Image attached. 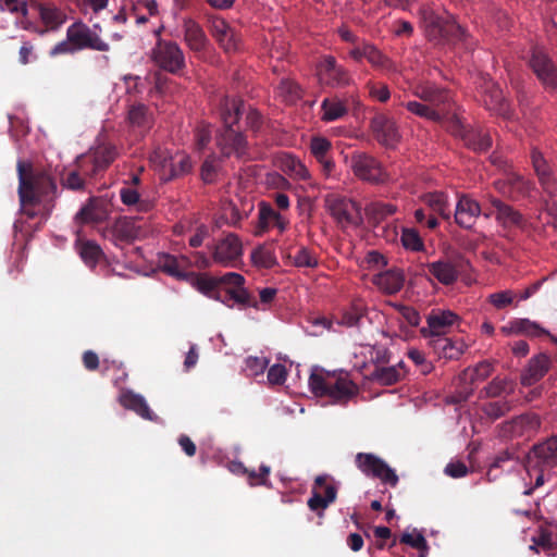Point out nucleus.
I'll return each mask as SVG.
<instances>
[{
    "label": "nucleus",
    "mask_w": 557,
    "mask_h": 557,
    "mask_svg": "<svg viewBox=\"0 0 557 557\" xmlns=\"http://www.w3.org/2000/svg\"><path fill=\"white\" fill-rule=\"evenodd\" d=\"M511 408L510 401L499 399L483 404L481 409L487 418L497 420L508 413Z\"/></svg>",
    "instance_id": "51"
},
{
    "label": "nucleus",
    "mask_w": 557,
    "mask_h": 557,
    "mask_svg": "<svg viewBox=\"0 0 557 557\" xmlns=\"http://www.w3.org/2000/svg\"><path fill=\"white\" fill-rule=\"evenodd\" d=\"M397 211V207L393 203L372 202L366 208L368 218L375 224L381 223Z\"/></svg>",
    "instance_id": "45"
},
{
    "label": "nucleus",
    "mask_w": 557,
    "mask_h": 557,
    "mask_svg": "<svg viewBox=\"0 0 557 557\" xmlns=\"http://www.w3.org/2000/svg\"><path fill=\"white\" fill-rule=\"evenodd\" d=\"M128 122L133 126H147L149 124L148 108L143 103L132 106L128 110Z\"/></svg>",
    "instance_id": "56"
},
{
    "label": "nucleus",
    "mask_w": 557,
    "mask_h": 557,
    "mask_svg": "<svg viewBox=\"0 0 557 557\" xmlns=\"http://www.w3.org/2000/svg\"><path fill=\"white\" fill-rule=\"evenodd\" d=\"M184 39L193 51H202L207 44V36L201 26L193 18L183 21Z\"/></svg>",
    "instance_id": "33"
},
{
    "label": "nucleus",
    "mask_w": 557,
    "mask_h": 557,
    "mask_svg": "<svg viewBox=\"0 0 557 557\" xmlns=\"http://www.w3.org/2000/svg\"><path fill=\"white\" fill-rule=\"evenodd\" d=\"M251 260L255 265L271 269L277 264L276 256L272 245H262L251 253Z\"/></svg>",
    "instance_id": "46"
},
{
    "label": "nucleus",
    "mask_w": 557,
    "mask_h": 557,
    "mask_svg": "<svg viewBox=\"0 0 557 557\" xmlns=\"http://www.w3.org/2000/svg\"><path fill=\"white\" fill-rule=\"evenodd\" d=\"M159 265L161 270L181 281H188L190 274V261L185 256L164 255L160 258Z\"/></svg>",
    "instance_id": "25"
},
{
    "label": "nucleus",
    "mask_w": 557,
    "mask_h": 557,
    "mask_svg": "<svg viewBox=\"0 0 557 557\" xmlns=\"http://www.w3.org/2000/svg\"><path fill=\"white\" fill-rule=\"evenodd\" d=\"M541 426L540 417L535 413L528 412L517 416L498 428V435L505 440H513L519 437H529Z\"/></svg>",
    "instance_id": "14"
},
{
    "label": "nucleus",
    "mask_w": 557,
    "mask_h": 557,
    "mask_svg": "<svg viewBox=\"0 0 557 557\" xmlns=\"http://www.w3.org/2000/svg\"><path fill=\"white\" fill-rule=\"evenodd\" d=\"M115 245L129 244L138 235L135 222L126 216L119 218L109 231Z\"/></svg>",
    "instance_id": "32"
},
{
    "label": "nucleus",
    "mask_w": 557,
    "mask_h": 557,
    "mask_svg": "<svg viewBox=\"0 0 557 557\" xmlns=\"http://www.w3.org/2000/svg\"><path fill=\"white\" fill-rule=\"evenodd\" d=\"M152 59L161 69L176 74L185 67L184 52L175 41L159 39Z\"/></svg>",
    "instance_id": "13"
},
{
    "label": "nucleus",
    "mask_w": 557,
    "mask_h": 557,
    "mask_svg": "<svg viewBox=\"0 0 557 557\" xmlns=\"http://www.w3.org/2000/svg\"><path fill=\"white\" fill-rule=\"evenodd\" d=\"M404 107L412 114L426 119L432 122L443 121L445 117L444 112L433 107L428 106L425 102L416 100L407 101Z\"/></svg>",
    "instance_id": "39"
},
{
    "label": "nucleus",
    "mask_w": 557,
    "mask_h": 557,
    "mask_svg": "<svg viewBox=\"0 0 557 557\" xmlns=\"http://www.w3.org/2000/svg\"><path fill=\"white\" fill-rule=\"evenodd\" d=\"M169 170L170 178H174L188 173L191 170V162L189 157L181 156L177 161L172 159Z\"/></svg>",
    "instance_id": "60"
},
{
    "label": "nucleus",
    "mask_w": 557,
    "mask_h": 557,
    "mask_svg": "<svg viewBox=\"0 0 557 557\" xmlns=\"http://www.w3.org/2000/svg\"><path fill=\"white\" fill-rule=\"evenodd\" d=\"M370 128L379 144L388 148L394 147L400 138L396 122L385 114L372 117Z\"/></svg>",
    "instance_id": "20"
},
{
    "label": "nucleus",
    "mask_w": 557,
    "mask_h": 557,
    "mask_svg": "<svg viewBox=\"0 0 557 557\" xmlns=\"http://www.w3.org/2000/svg\"><path fill=\"white\" fill-rule=\"evenodd\" d=\"M120 197L123 205L127 207L135 206L138 212H147L152 207L150 201L140 199L139 193L132 186L122 187L120 189Z\"/></svg>",
    "instance_id": "43"
},
{
    "label": "nucleus",
    "mask_w": 557,
    "mask_h": 557,
    "mask_svg": "<svg viewBox=\"0 0 557 557\" xmlns=\"http://www.w3.org/2000/svg\"><path fill=\"white\" fill-rule=\"evenodd\" d=\"M108 212L102 201L91 198L89 201L81 208L76 213L75 220L77 223H100L106 220Z\"/></svg>",
    "instance_id": "34"
},
{
    "label": "nucleus",
    "mask_w": 557,
    "mask_h": 557,
    "mask_svg": "<svg viewBox=\"0 0 557 557\" xmlns=\"http://www.w3.org/2000/svg\"><path fill=\"white\" fill-rule=\"evenodd\" d=\"M430 347L438 356L448 360L458 359L465 351V343L462 341H454L445 336H435L429 341Z\"/></svg>",
    "instance_id": "26"
},
{
    "label": "nucleus",
    "mask_w": 557,
    "mask_h": 557,
    "mask_svg": "<svg viewBox=\"0 0 557 557\" xmlns=\"http://www.w3.org/2000/svg\"><path fill=\"white\" fill-rule=\"evenodd\" d=\"M528 64L546 91H557V63L544 49L534 47Z\"/></svg>",
    "instance_id": "8"
},
{
    "label": "nucleus",
    "mask_w": 557,
    "mask_h": 557,
    "mask_svg": "<svg viewBox=\"0 0 557 557\" xmlns=\"http://www.w3.org/2000/svg\"><path fill=\"white\" fill-rule=\"evenodd\" d=\"M207 247L212 261L219 265L236 268L242 261L244 253L243 243L235 233H227Z\"/></svg>",
    "instance_id": "6"
},
{
    "label": "nucleus",
    "mask_w": 557,
    "mask_h": 557,
    "mask_svg": "<svg viewBox=\"0 0 557 557\" xmlns=\"http://www.w3.org/2000/svg\"><path fill=\"white\" fill-rule=\"evenodd\" d=\"M292 259V263L297 268H315L318 265V259L315 255L307 247H299L295 255L288 256Z\"/></svg>",
    "instance_id": "53"
},
{
    "label": "nucleus",
    "mask_w": 557,
    "mask_h": 557,
    "mask_svg": "<svg viewBox=\"0 0 557 557\" xmlns=\"http://www.w3.org/2000/svg\"><path fill=\"white\" fill-rule=\"evenodd\" d=\"M85 178L82 173L76 169L66 174L65 177L62 178L63 187L71 190H83L85 187Z\"/></svg>",
    "instance_id": "61"
},
{
    "label": "nucleus",
    "mask_w": 557,
    "mask_h": 557,
    "mask_svg": "<svg viewBox=\"0 0 557 557\" xmlns=\"http://www.w3.org/2000/svg\"><path fill=\"white\" fill-rule=\"evenodd\" d=\"M77 170L82 173L83 177L91 178L95 177L99 172H101L100 169L94 168V162L87 157V154L81 156L77 158Z\"/></svg>",
    "instance_id": "62"
},
{
    "label": "nucleus",
    "mask_w": 557,
    "mask_h": 557,
    "mask_svg": "<svg viewBox=\"0 0 557 557\" xmlns=\"http://www.w3.org/2000/svg\"><path fill=\"white\" fill-rule=\"evenodd\" d=\"M403 368V362L391 367H375L371 373V379L385 386L396 384L405 375V373L401 371Z\"/></svg>",
    "instance_id": "37"
},
{
    "label": "nucleus",
    "mask_w": 557,
    "mask_h": 557,
    "mask_svg": "<svg viewBox=\"0 0 557 557\" xmlns=\"http://www.w3.org/2000/svg\"><path fill=\"white\" fill-rule=\"evenodd\" d=\"M39 16L45 25L40 34L59 29L66 21V15L57 7L51 4H38Z\"/></svg>",
    "instance_id": "35"
},
{
    "label": "nucleus",
    "mask_w": 557,
    "mask_h": 557,
    "mask_svg": "<svg viewBox=\"0 0 557 557\" xmlns=\"http://www.w3.org/2000/svg\"><path fill=\"white\" fill-rule=\"evenodd\" d=\"M349 101L354 104H358V100L356 97L350 96L349 98L343 100L338 97L325 98L321 103V120L324 122H333L342 119L348 113V103Z\"/></svg>",
    "instance_id": "29"
},
{
    "label": "nucleus",
    "mask_w": 557,
    "mask_h": 557,
    "mask_svg": "<svg viewBox=\"0 0 557 557\" xmlns=\"http://www.w3.org/2000/svg\"><path fill=\"white\" fill-rule=\"evenodd\" d=\"M531 162L543 193L548 199L557 197V177L542 152L536 148L531 151Z\"/></svg>",
    "instance_id": "17"
},
{
    "label": "nucleus",
    "mask_w": 557,
    "mask_h": 557,
    "mask_svg": "<svg viewBox=\"0 0 557 557\" xmlns=\"http://www.w3.org/2000/svg\"><path fill=\"white\" fill-rule=\"evenodd\" d=\"M244 110L240 99L225 97L220 103V116L223 128L216 135V146L223 157L243 159L247 154V140L245 136L233 128L239 121Z\"/></svg>",
    "instance_id": "3"
},
{
    "label": "nucleus",
    "mask_w": 557,
    "mask_h": 557,
    "mask_svg": "<svg viewBox=\"0 0 557 557\" xmlns=\"http://www.w3.org/2000/svg\"><path fill=\"white\" fill-rule=\"evenodd\" d=\"M487 201L495 209L496 221L505 228L511 226L521 227L524 223L522 214L503 200L488 195Z\"/></svg>",
    "instance_id": "23"
},
{
    "label": "nucleus",
    "mask_w": 557,
    "mask_h": 557,
    "mask_svg": "<svg viewBox=\"0 0 557 557\" xmlns=\"http://www.w3.org/2000/svg\"><path fill=\"white\" fill-rule=\"evenodd\" d=\"M552 367L550 357L544 352L533 356L520 375V383L523 386H533L540 382Z\"/></svg>",
    "instance_id": "21"
},
{
    "label": "nucleus",
    "mask_w": 557,
    "mask_h": 557,
    "mask_svg": "<svg viewBox=\"0 0 557 557\" xmlns=\"http://www.w3.org/2000/svg\"><path fill=\"white\" fill-rule=\"evenodd\" d=\"M400 317L411 326H418L421 321L420 313L412 307L405 305H395Z\"/></svg>",
    "instance_id": "63"
},
{
    "label": "nucleus",
    "mask_w": 557,
    "mask_h": 557,
    "mask_svg": "<svg viewBox=\"0 0 557 557\" xmlns=\"http://www.w3.org/2000/svg\"><path fill=\"white\" fill-rule=\"evenodd\" d=\"M401 243L405 248L412 251H419L423 248V242L418 232L411 228H406L403 231Z\"/></svg>",
    "instance_id": "59"
},
{
    "label": "nucleus",
    "mask_w": 557,
    "mask_h": 557,
    "mask_svg": "<svg viewBox=\"0 0 557 557\" xmlns=\"http://www.w3.org/2000/svg\"><path fill=\"white\" fill-rule=\"evenodd\" d=\"M372 283L384 294L398 293L405 283L404 272L399 269H389L373 276Z\"/></svg>",
    "instance_id": "27"
},
{
    "label": "nucleus",
    "mask_w": 557,
    "mask_h": 557,
    "mask_svg": "<svg viewBox=\"0 0 557 557\" xmlns=\"http://www.w3.org/2000/svg\"><path fill=\"white\" fill-rule=\"evenodd\" d=\"M282 170L294 178L307 181L310 178V173L306 165L299 159L292 154H284L281 160Z\"/></svg>",
    "instance_id": "40"
},
{
    "label": "nucleus",
    "mask_w": 557,
    "mask_h": 557,
    "mask_svg": "<svg viewBox=\"0 0 557 557\" xmlns=\"http://www.w3.org/2000/svg\"><path fill=\"white\" fill-rule=\"evenodd\" d=\"M355 465L368 478L377 479L393 487L398 483L395 470L372 453H358L355 457Z\"/></svg>",
    "instance_id": "9"
},
{
    "label": "nucleus",
    "mask_w": 557,
    "mask_h": 557,
    "mask_svg": "<svg viewBox=\"0 0 557 557\" xmlns=\"http://www.w3.org/2000/svg\"><path fill=\"white\" fill-rule=\"evenodd\" d=\"M77 249L83 261L91 268L95 267L102 257L100 246L92 240L77 242Z\"/></svg>",
    "instance_id": "48"
},
{
    "label": "nucleus",
    "mask_w": 557,
    "mask_h": 557,
    "mask_svg": "<svg viewBox=\"0 0 557 557\" xmlns=\"http://www.w3.org/2000/svg\"><path fill=\"white\" fill-rule=\"evenodd\" d=\"M87 157L94 162V168L103 171L114 161L116 151L113 146L102 145L87 153Z\"/></svg>",
    "instance_id": "41"
},
{
    "label": "nucleus",
    "mask_w": 557,
    "mask_h": 557,
    "mask_svg": "<svg viewBox=\"0 0 557 557\" xmlns=\"http://www.w3.org/2000/svg\"><path fill=\"white\" fill-rule=\"evenodd\" d=\"M367 88L369 90V95L380 101L386 102L391 98V91L386 84L380 82H368Z\"/></svg>",
    "instance_id": "58"
},
{
    "label": "nucleus",
    "mask_w": 557,
    "mask_h": 557,
    "mask_svg": "<svg viewBox=\"0 0 557 557\" xmlns=\"http://www.w3.org/2000/svg\"><path fill=\"white\" fill-rule=\"evenodd\" d=\"M66 38L77 50L92 49L97 51H109L110 46L94 33L86 24L75 22L69 26Z\"/></svg>",
    "instance_id": "15"
},
{
    "label": "nucleus",
    "mask_w": 557,
    "mask_h": 557,
    "mask_svg": "<svg viewBox=\"0 0 557 557\" xmlns=\"http://www.w3.org/2000/svg\"><path fill=\"white\" fill-rule=\"evenodd\" d=\"M223 298L226 300V305H230V301H234L243 307H257V302L253 300L249 292L244 287V285L236 286L234 288H224L223 289Z\"/></svg>",
    "instance_id": "44"
},
{
    "label": "nucleus",
    "mask_w": 557,
    "mask_h": 557,
    "mask_svg": "<svg viewBox=\"0 0 557 557\" xmlns=\"http://www.w3.org/2000/svg\"><path fill=\"white\" fill-rule=\"evenodd\" d=\"M331 149L332 143L325 137L314 136L310 140V151L317 161L330 157Z\"/></svg>",
    "instance_id": "55"
},
{
    "label": "nucleus",
    "mask_w": 557,
    "mask_h": 557,
    "mask_svg": "<svg viewBox=\"0 0 557 557\" xmlns=\"http://www.w3.org/2000/svg\"><path fill=\"white\" fill-rule=\"evenodd\" d=\"M219 168L220 159L215 154L208 156L200 169L201 180L207 184L213 183L216 180Z\"/></svg>",
    "instance_id": "54"
},
{
    "label": "nucleus",
    "mask_w": 557,
    "mask_h": 557,
    "mask_svg": "<svg viewBox=\"0 0 557 557\" xmlns=\"http://www.w3.org/2000/svg\"><path fill=\"white\" fill-rule=\"evenodd\" d=\"M451 110L453 107L446 109L444 111V120L437 123L444 126L451 135L463 139L471 129H468L462 120L456 113H451Z\"/></svg>",
    "instance_id": "42"
},
{
    "label": "nucleus",
    "mask_w": 557,
    "mask_h": 557,
    "mask_svg": "<svg viewBox=\"0 0 557 557\" xmlns=\"http://www.w3.org/2000/svg\"><path fill=\"white\" fill-rule=\"evenodd\" d=\"M18 174V197L22 206H36L45 203L48 211L52 205L50 202L55 197L57 184L54 180L44 170H34L32 165L24 162L17 163Z\"/></svg>",
    "instance_id": "2"
},
{
    "label": "nucleus",
    "mask_w": 557,
    "mask_h": 557,
    "mask_svg": "<svg viewBox=\"0 0 557 557\" xmlns=\"http://www.w3.org/2000/svg\"><path fill=\"white\" fill-rule=\"evenodd\" d=\"M325 207L341 227L357 225L361 221L360 207L345 196L327 195Z\"/></svg>",
    "instance_id": "10"
},
{
    "label": "nucleus",
    "mask_w": 557,
    "mask_h": 557,
    "mask_svg": "<svg viewBox=\"0 0 557 557\" xmlns=\"http://www.w3.org/2000/svg\"><path fill=\"white\" fill-rule=\"evenodd\" d=\"M366 59L368 62L379 69L394 71L395 64L384 53H382L374 45L366 44Z\"/></svg>",
    "instance_id": "49"
},
{
    "label": "nucleus",
    "mask_w": 557,
    "mask_h": 557,
    "mask_svg": "<svg viewBox=\"0 0 557 557\" xmlns=\"http://www.w3.org/2000/svg\"><path fill=\"white\" fill-rule=\"evenodd\" d=\"M417 15L419 27L430 44L434 46L470 44L468 30L446 9L424 3L419 7Z\"/></svg>",
    "instance_id": "1"
},
{
    "label": "nucleus",
    "mask_w": 557,
    "mask_h": 557,
    "mask_svg": "<svg viewBox=\"0 0 557 557\" xmlns=\"http://www.w3.org/2000/svg\"><path fill=\"white\" fill-rule=\"evenodd\" d=\"M188 282L201 294L212 298L214 300L226 302L223 298V287H219V281L216 276H210L208 274H190Z\"/></svg>",
    "instance_id": "30"
},
{
    "label": "nucleus",
    "mask_w": 557,
    "mask_h": 557,
    "mask_svg": "<svg viewBox=\"0 0 557 557\" xmlns=\"http://www.w3.org/2000/svg\"><path fill=\"white\" fill-rule=\"evenodd\" d=\"M482 88L485 108L495 114L507 115L509 104L504 97L502 88L492 81H485Z\"/></svg>",
    "instance_id": "24"
},
{
    "label": "nucleus",
    "mask_w": 557,
    "mask_h": 557,
    "mask_svg": "<svg viewBox=\"0 0 557 557\" xmlns=\"http://www.w3.org/2000/svg\"><path fill=\"white\" fill-rule=\"evenodd\" d=\"M533 541L534 545L530 546L531 549L536 550V546H539L548 554H552L555 549V532L553 531L541 530L537 537H534Z\"/></svg>",
    "instance_id": "57"
},
{
    "label": "nucleus",
    "mask_w": 557,
    "mask_h": 557,
    "mask_svg": "<svg viewBox=\"0 0 557 557\" xmlns=\"http://www.w3.org/2000/svg\"><path fill=\"white\" fill-rule=\"evenodd\" d=\"M329 476L325 474L318 475L311 491V497L307 505L312 511L326 509L335 502L337 496V487L333 483H327Z\"/></svg>",
    "instance_id": "18"
},
{
    "label": "nucleus",
    "mask_w": 557,
    "mask_h": 557,
    "mask_svg": "<svg viewBox=\"0 0 557 557\" xmlns=\"http://www.w3.org/2000/svg\"><path fill=\"white\" fill-rule=\"evenodd\" d=\"M468 267L469 262L460 256L453 259L443 258L426 264L429 274L445 286L455 284Z\"/></svg>",
    "instance_id": "12"
},
{
    "label": "nucleus",
    "mask_w": 557,
    "mask_h": 557,
    "mask_svg": "<svg viewBox=\"0 0 557 557\" xmlns=\"http://www.w3.org/2000/svg\"><path fill=\"white\" fill-rule=\"evenodd\" d=\"M505 335L517 334L530 337H539L542 335H549V332L543 329L540 324L529 319H515L500 329Z\"/></svg>",
    "instance_id": "31"
},
{
    "label": "nucleus",
    "mask_w": 557,
    "mask_h": 557,
    "mask_svg": "<svg viewBox=\"0 0 557 557\" xmlns=\"http://www.w3.org/2000/svg\"><path fill=\"white\" fill-rule=\"evenodd\" d=\"M120 404L127 410H132L145 420L156 421L157 414L150 409L145 397L133 391H124L120 396Z\"/></svg>",
    "instance_id": "28"
},
{
    "label": "nucleus",
    "mask_w": 557,
    "mask_h": 557,
    "mask_svg": "<svg viewBox=\"0 0 557 557\" xmlns=\"http://www.w3.org/2000/svg\"><path fill=\"white\" fill-rule=\"evenodd\" d=\"M233 28L223 18H215L212 21V36L219 41L223 42L226 36H232Z\"/></svg>",
    "instance_id": "64"
},
{
    "label": "nucleus",
    "mask_w": 557,
    "mask_h": 557,
    "mask_svg": "<svg viewBox=\"0 0 557 557\" xmlns=\"http://www.w3.org/2000/svg\"><path fill=\"white\" fill-rule=\"evenodd\" d=\"M311 392L318 397H329L333 403H346L358 393L357 385L347 376L314 370L309 376Z\"/></svg>",
    "instance_id": "5"
},
{
    "label": "nucleus",
    "mask_w": 557,
    "mask_h": 557,
    "mask_svg": "<svg viewBox=\"0 0 557 557\" xmlns=\"http://www.w3.org/2000/svg\"><path fill=\"white\" fill-rule=\"evenodd\" d=\"M493 372V364L490 361H481L474 368L466 369L461 379L470 384H473L478 381H484L487 379Z\"/></svg>",
    "instance_id": "50"
},
{
    "label": "nucleus",
    "mask_w": 557,
    "mask_h": 557,
    "mask_svg": "<svg viewBox=\"0 0 557 557\" xmlns=\"http://www.w3.org/2000/svg\"><path fill=\"white\" fill-rule=\"evenodd\" d=\"M423 202L431 210V213L437 214L444 220H448L450 218L447 196L443 191L425 194L423 196Z\"/></svg>",
    "instance_id": "38"
},
{
    "label": "nucleus",
    "mask_w": 557,
    "mask_h": 557,
    "mask_svg": "<svg viewBox=\"0 0 557 557\" xmlns=\"http://www.w3.org/2000/svg\"><path fill=\"white\" fill-rule=\"evenodd\" d=\"M350 168L355 176L363 182L381 185L388 181V174L382 163L367 152H352Z\"/></svg>",
    "instance_id": "7"
},
{
    "label": "nucleus",
    "mask_w": 557,
    "mask_h": 557,
    "mask_svg": "<svg viewBox=\"0 0 557 557\" xmlns=\"http://www.w3.org/2000/svg\"><path fill=\"white\" fill-rule=\"evenodd\" d=\"M465 145L474 151L483 152L492 147V138L488 133L471 129L462 139Z\"/></svg>",
    "instance_id": "47"
},
{
    "label": "nucleus",
    "mask_w": 557,
    "mask_h": 557,
    "mask_svg": "<svg viewBox=\"0 0 557 557\" xmlns=\"http://www.w3.org/2000/svg\"><path fill=\"white\" fill-rule=\"evenodd\" d=\"M459 317L450 310H432L426 317L428 326L420 330L424 338H434L435 336H443L447 330L453 326Z\"/></svg>",
    "instance_id": "19"
},
{
    "label": "nucleus",
    "mask_w": 557,
    "mask_h": 557,
    "mask_svg": "<svg viewBox=\"0 0 557 557\" xmlns=\"http://www.w3.org/2000/svg\"><path fill=\"white\" fill-rule=\"evenodd\" d=\"M258 216L259 227L261 230H268L272 226H275L280 231H284L286 227V221L284 218L268 202H260Z\"/></svg>",
    "instance_id": "36"
},
{
    "label": "nucleus",
    "mask_w": 557,
    "mask_h": 557,
    "mask_svg": "<svg viewBox=\"0 0 557 557\" xmlns=\"http://www.w3.org/2000/svg\"><path fill=\"white\" fill-rule=\"evenodd\" d=\"M411 94L428 106L444 112L454 106L450 91L430 81H419L411 85Z\"/></svg>",
    "instance_id": "11"
},
{
    "label": "nucleus",
    "mask_w": 557,
    "mask_h": 557,
    "mask_svg": "<svg viewBox=\"0 0 557 557\" xmlns=\"http://www.w3.org/2000/svg\"><path fill=\"white\" fill-rule=\"evenodd\" d=\"M523 467L531 488L525 491L530 495L534 488L542 486L553 478V471L557 468V434L550 435L532 445L524 457Z\"/></svg>",
    "instance_id": "4"
},
{
    "label": "nucleus",
    "mask_w": 557,
    "mask_h": 557,
    "mask_svg": "<svg viewBox=\"0 0 557 557\" xmlns=\"http://www.w3.org/2000/svg\"><path fill=\"white\" fill-rule=\"evenodd\" d=\"M318 75L321 84L332 88L346 87L352 83L348 71L331 55L325 57L318 65Z\"/></svg>",
    "instance_id": "16"
},
{
    "label": "nucleus",
    "mask_w": 557,
    "mask_h": 557,
    "mask_svg": "<svg viewBox=\"0 0 557 557\" xmlns=\"http://www.w3.org/2000/svg\"><path fill=\"white\" fill-rule=\"evenodd\" d=\"M481 214V206L478 201L469 196H461L455 209V222L463 228H471L479 215Z\"/></svg>",
    "instance_id": "22"
},
{
    "label": "nucleus",
    "mask_w": 557,
    "mask_h": 557,
    "mask_svg": "<svg viewBox=\"0 0 557 557\" xmlns=\"http://www.w3.org/2000/svg\"><path fill=\"white\" fill-rule=\"evenodd\" d=\"M238 467L243 470V473L247 475L248 483L251 486H255V485L269 486L270 485L269 475H270L271 469L269 466L261 465L258 471L248 470L242 463H239Z\"/></svg>",
    "instance_id": "52"
}]
</instances>
